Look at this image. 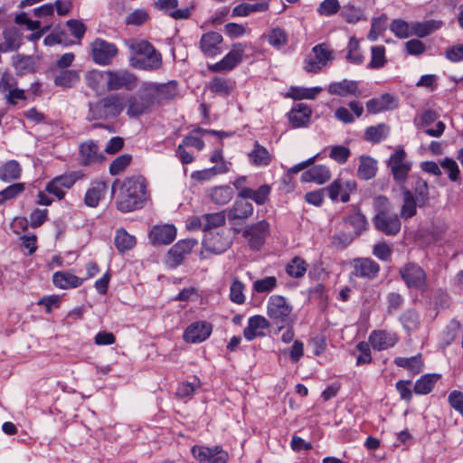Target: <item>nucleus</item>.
<instances>
[{
	"mask_svg": "<svg viewBox=\"0 0 463 463\" xmlns=\"http://www.w3.org/2000/svg\"><path fill=\"white\" fill-rule=\"evenodd\" d=\"M155 7L175 20H187L195 8L194 2H186L179 7L178 0H157Z\"/></svg>",
	"mask_w": 463,
	"mask_h": 463,
	"instance_id": "nucleus-10",
	"label": "nucleus"
},
{
	"mask_svg": "<svg viewBox=\"0 0 463 463\" xmlns=\"http://www.w3.org/2000/svg\"><path fill=\"white\" fill-rule=\"evenodd\" d=\"M249 159L255 166H267L271 163L273 156L266 147L255 141L253 149L249 153Z\"/></svg>",
	"mask_w": 463,
	"mask_h": 463,
	"instance_id": "nucleus-37",
	"label": "nucleus"
},
{
	"mask_svg": "<svg viewBox=\"0 0 463 463\" xmlns=\"http://www.w3.org/2000/svg\"><path fill=\"white\" fill-rule=\"evenodd\" d=\"M328 92L331 95L346 96L358 95V83L354 80H343L342 81L333 82L328 86Z\"/></svg>",
	"mask_w": 463,
	"mask_h": 463,
	"instance_id": "nucleus-39",
	"label": "nucleus"
},
{
	"mask_svg": "<svg viewBox=\"0 0 463 463\" xmlns=\"http://www.w3.org/2000/svg\"><path fill=\"white\" fill-rule=\"evenodd\" d=\"M111 193H117L116 207L121 213L143 208L150 197L147 182L142 175L128 176L123 181L117 179L112 184Z\"/></svg>",
	"mask_w": 463,
	"mask_h": 463,
	"instance_id": "nucleus-1",
	"label": "nucleus"
},
{
	"mask_svg": "<svg viewBox=\"0 0 463 463\" xmlns=\"http://www.w3.org/2000/svg\"><path fill=\"white\" fill-rule=\"evenodd\" d=\"M207 87L213 93L227 96L232 91L234 82L228 79L214 77Z\"/></svg>",
	"mask_w": 463,
	"mask_h": 463,
	"instance_id": "nucleus-46",
	"label": "nucleus"
},
{
	"mask_svg": "<svg viewBox=\"0 0 463 463\" xmlns=\"http://www.w3.org/2000/svg\"><path fill=\"white\" fill-rule=\"evenodd\" d=\"M387 20L388 17L385 14L372 19L371 28L367 35L369 40L375 41L383 33L387 28Z\"/></svg>",
	"mask_w": 463,
	"mask_h": 463,
	"instance_id": "nucleus-51",
	"label": "nucleus"
},
{
	"mask_svg": "<svg viewBox=\"0 0 463 463\" xmlns=\"http://www.w3.org/2000/svg\"><path fill=\"white\" fill-rule=\"evenodd\" d=\"M387 165L391 169L394 181L399 184L400 187L404 186L411 169V164L407 159V153L403 147H396L387 161Z\"/></svg>",
	"mask_w": 463,
	"mask_h": 463,
	"instance_id": "nucleus-8",
	"label": "nucleus"
},
{
	"mask_svg": "<svg viewBox=\"0 0 463 463\" xmlns=\"http://www.w3.org/2000/svg\"><path fill=\"white\" fill-rule=\"evenodd\" d=\"M269 326V322L264 317L256 315L250 317L248 321V326L243 330V335L248 341H252L256 337L264 336L263 329Z\"/></svg>",
	"mask_w": 463,
	"mask_h": 463,
	"instance_id": "nucleus-25",
	"label": "nucleus"
},
{
	"mask_svg": "<svg viewBox=\"0 0 463 463\" xmlns=\"http://www.w3.org/2000/svg\"><path fill=\"white\" fill-rule=\"evenodd\" d=\"M269 233L270 225L266 220L247 225L241 231V235L247 241L248 246L254 251H258L262 248Z\"/></svg>",
	"mask_w": 463,
	"mask_h": 463,
	"instance_id": "nucleus-7",
	"label": "nucleus"
},
{
	"mask_svg": "<svg viewBox=\"0 0 463 463\" xmlns=\"http://www.w3.org/2000/svg\"><path fill=\"white\" fill-rule=\"evenodd\" d=\"M270 191L271 187L269 184H262L256 190L245 187L241 188L239 192V197L241 199H251L258 205H263L268 202Z\"/></svg>",
	"mask_w": 463,
	"mask_h": 463,
	"instance_id": "nucleus-30",
	"label": "nucleus"
},
{
	"mask_svg": "<svg viewBox=\"0 0 463 463\" xmlns=\"http://www.w3.org/2000/svg\"><path fill=\"white\" fill-rule=\"evenodd\" d=\"M278 286V279L274 276H268L257 279L252 284V290L258 294H268L273 291Z\"/></svg>",
	"mask_w": 463,
	"mask_h": 463,
	"instance_id": "nucleus-50",
	"label": "nucleus"
},
{
	"mask_svg": "<svg viewBox=\"0 0 463 463\" xmlns=\"http://www.w3.org/2000/svg\"><path fill=\"white\" fill-rule=\"evenodd\" d=\"M212 202L218 205L228 203L233 197V191L228 185L213 187L210 192Z\"/></svg>",
	"mask_w": 463,
	"mask_h": 463,
	"instance_id": "nucleus-49",
	"label": "nucleus"
},
{
	"mask_svg": "<svg viewBox=\"0 0 463 463\" xmlns=\"http://www.w3.org/2000/svg\"><path fill=\"white\" fill-rule=\"evenodd\" d=\"M269 9V2L255 4L242 3L236 5L232 10L233 16H247L252 13L267 12Z\"/></svg>",
	"mask_w": 463,
	"mask_h": 463,
	"instance_id": "nucleus-45",
	"label": "nucleus"
},
{
	"mask_svg": "<svg viewBox=\"0 0 463 463\" xmlns=\"http://www.w3.org/2000/svg\"><path fill=\"white\" fill-rule=\"evenodd\" d=\"M293 307L288 300L280 295H272L267 303V315L279 329L294 323L292 317Z\"/></svg>",
	"mask_w": 463,
	"mask_h": 463,
	"instance_id": "nucleus-3",
	"label": "nucleus"
},
{
	"mask_svg": "<svg viewBox=\"0 0 463 463\" xmlns=\"http://www.w3.org/2000/svg\"><path fill=\"white\" fill-rule=\"evenodd\" d=\"M390 29L398 38L405 39L411 36V23H408L404 20H393L391 23Z\"/></svg>",
	"mask_w": 463,
	"mask_h": 463,
	"instance_id": "nucleus-52",
	"label": "nucleus"
},
{
	"mask_svg": "<svg viewBox=\"0 0 463 463\" xmlns=\"http://www.w3.org/2000/svg\"><path fill=\"white\" fill-rule=\"evenodd\" d=\"M92 58H113L118 54L117 46L103 39L97 38L90 44Z\"/></svg>",
	"mask_w": 463,
	"mask_h": 463,
	"instance_id": "nucleus-33",
	"label": "nucleus"
},
{
	"mask_svg": "<svg viewBox=\"0 0 463 463\" xmlns=\"http://www.w3.org/2000/svg\"><path fill=\"white\" fill-rule=\"evenodd\" d=\"M340 17L349 24H356L368 20L365 7L356 5L355 2L352 1L342 6Z\"/></svg>",
	"mask_w": 463,
	"mask_h": 463,
	"instance_id": "nucleus-20",
	"label": "nucleus"
},
{
	"mask_svg": "<svg viewBox=\"0 0 463 463\" xmlns=\"http://www.w3.org/2000/svg\"><path fill=\"white\" fill-rule=\"evenodd\" d=\"M197 245L194 239L180 240L174 244L167 251L165 263L170 269H175L180 266L185 257L190 254L193 249Z\"/></svg>",
	"mask_w": 463,
	"mask_h": 463,
	"instance_id": "nucleus-11",
	"label": "nucleus"
},
{
	"mask_svg": "<svg viewBox=\"0 0 463 463\" xmlns=\"http://www.w3.org/2000/svg\"><path fill=\"white\" fill-rule=\"evenodd\" d=\"M131 161L132 156L129 154H124L116 157L109 165V174L111 175H118L123 173L130 165Z\"/></svg>",
	"mask_w": 463,
	"mask_h": 463,
	"instance_id": "nucleus-56",
	"label": "nucleus"
},
{
	"mask_svg": "<svg viewBox=\"0 0 463 463\" xmlns=\"http://www.w3.org/2000/svg\"><path fill=\"white\" fill-rule=\"evenodd\" d=\"M322 89L315 87L310 89L306 88H291L287 96L294 99H314Z\"/></svg>",
	"mask_w": 463,
	"mask_h": 463,
	"instance_id": "nucleus-58",
	"label": "nucleus"
},
{
	"mask_svg": "<svg viewBox=\"0 0 463 463\" xmlns=\"http://www.w3.org/2000/svg\"><path fill=\"white\" fill-rule=\"evenodd\" d=\"M54 6L52 4H45L33 10V14L42 22L41 29L36 33H32L33 40H38L42 37L43 32L47 31L52 25V20L54 17Z\"/></svg>",
	"mask_w": 463,
	"mask_h": 463,
	"instance_id": "nucleus-22",
	"label": "nucleus"
},
{
	"mask_svg": "<svg viewBox=\"0 0 463 463\" xmlns=\"http://www.w3.org/2000/svg\"><path fill=\"white\" fill-rule=\"evenodd\" d=\"M79 80L80 77L77 71L65 70L61 71L60 74L55 77L54 82L58 86L71 88L79 81Z\"/></svg>",
	"mask_w": 463,
	"mask_h": 463,
	"instance_id": "nucleus-53",
	"label": "nucleus"
},
{
	"mask_svg": "<svg viewBox=\"0 0 463 463\" xmlns=\"http://www.w3.org/2000/svg\"><path fill=\"white\" fill-rule=\"evenodd\" d=\"M373 223L378 232L387 236L397 235L402 228V222L400 217L396 213L393 212L375 214L373 218Z\"/></svg>",
	"mask_w": 463,
	"mask_h": 463,
	"instance_id": "nucleus-13",
	"label": "nucleus"
},
{
	"mask_svg": "<svg viewBox=\"0 0 463 463\" xmlns=\"http://www.w3.org/2000/svg\"><path fill=\"white\" fill-rule=\"evenodd\" d=\"M22 166L16 160H9L0 166V179L10 183L21 177Z\"/></svg>",
	"mask_w": 463,
	"mask_h": 463,
	"instance_id": "nucleus-43",
	"label": "nucleus"
},
{
	"mask_svg": "<svg viewBox=\"0 0 463 463\" xmlns=\"http://www.w3.org/2000/svg\"><path fill=\"white\" fill-rule=\"evenodd\" d=\"M191 452L200 463H227L229 460V453L222 446L210 448L194 445Z\"/></svg>",
	"mask_w": 463,
	"mask_h": 463,
	"instance_id": "nucleus-12",
	"label": "nucleus"
},
{
	"mask_svg": "<svg viewBox=\"0 0 463 463\" xmlns=\"http://www.w3.org/2000/svg\"><path fill=\"white\" fill-rule=\"evenodd\" d=\"M441 378L439 373H427L419 378L414 386L413 392L418 395H427L432 392L438 381Z\"/></svg>",
	"mask_w": 463,
	"mask_h": 463,
	"instance_id": "nucleus-38",
	"label": "nucleus"
},
{
	"mask_svg": "<svg viewBox=\"0 0 463 463\" xmlns=\"http://www.w3.org/2000/svg\"><path fill=\"white\" fill-rule=\"evenodd\" d=\"M399 338L395 333L386 330H373L370 335L368 343L374 350L383 351L396 345Z\"/></svg>",
	"mask_w": 463,
	"mask_h": 463,
	"instance_id": "nucleus-19",
	"label": "nucleus"
},
{
	"mask_svg": "<svg viewBox=\"0 0 463 463\" xmlns=\"http://www.w3.org/2000/svg\"><path fill=\"white\" fill-rule=\"evenodd\" d=\"M107 183L104 181L92 182L84 196V203L88 207L96 208L107 191Z\"/></svg>",
	"mask_w": 463,
	"mask_h": 463,
	"instance_id": "nucleus-28",
	"label": "nucleus"
},
{
	"mask_svg": "<svg viewBox=\"0 0 463 463\" xmlns=\"http://www.w3.org/2000/svg\"><path fill=\"white\" fill-rule=\"evenodd\" d=\"M268 41L270 45L279 49L286 44L288 36L286 32L281 28H274L268 34Z\"/></svg>",
	"mask_w": 463,
	"mask_h": 463,
	"instance_id": "nucleus-63",
	"label": "nucleus"
},
{
	"mask_svg": "<svg viewBox=\"0 0 463 463\" xmlns=\"http://www.w3.org/2000/svg\"><path fill=\"white\" fill-rule=\"evenodd\" d=\"M22 43V33L14 27L7 28L3 33V41L0 43V52L16 51Z\"/></svg>",
	"mask_w": 463,
	"mask_h": 463,
	"instance_id": "nucleus-29",
	"label": "nucleus"
},
{
	"mask_svg": "<svg viewBox=\"0 0 463 463\" xmlns=\"http://www.w3.org/2000/svg\"><path fill=\"white\" fill-rule=\"evenodd\" d=\"M213 332V325L207 321H195L189 325L184 332V340L186 343H202Z\"/></svg>",
	"mask_w": 463,
	"mask_h": 463,
	"instance_id": "nucleus-17",
	"label": "nucleus"
},
{
	"mask_svg": "<svg viewBox=\"0 0 463 463\" xmlns=\"http://www.w3.org/2000/svg\"><path fill=\"white\" fill-rule=\"evenodd\" d=\"M79 164L82 166H90L100 164L105 156L100 152L98 144L91 139L82 142L79 146Z\"/></svg>",
	"mask_w": 463,
	"mask_h": 463,
	"instance_id": "nucleus-14",
	"label": "nucleus"
},
{
	"mask_svg": "<svg viewBox=\"0 0 463 463\" xmlns=\"http://www.w3.org/2000/svg\"><path fill=\"white\" fill-rule=\"evenodd\" d=\"M400 321L407 330L416 329L420 325L419 315L415 309L405 310L401 315Z\"/></svg>",
	"mask_w": 463,
	"mask_h": 463,
	"instance_id": "nucleus-60",
	"label": "nucleus"
},
{
	"mask_svg": "<svg viewBox=\"0 0 463 463\" xmlns=\"http://www.w3.org/2000/svg\"><path fill=\"white\" fill-rule=\"evenodd\" d=\"M442 23L436 20L411 22V36L426 37L440 28Z\"/></svg>",
	"mask_w": 463,
	"mask_h": 463,
	"instance_id": "nucleus-41",
	"label": "nucleus"
},
{
	"mask_svg": "<svg viewBox=\"0 0 463 463\" xmlns=\"http://www.w3.org/2000/svg\"><path fill=\"white\" fill-rule=\"evenodd\" d=\"M245 285L237 278H235L230 287V299L232 302L242 305L245 302L244 295Z\"/></svg>",
	"mask_w": 463,
	"mask_h": 463,
	"instance_id": "nucleus-54",
	"label": "nucleus"
},
{
	"mask_svg": "<svg viewBox=\"0 0 463 463\" xmlns=\"http://www.w3.org/2000/svg\"><path fill=\"white\" fill-rule=\"evenodd\" d=\"M254 207L251 203L244 199H237L227 212L230 222L235 220H246L253 214Z\"/></svg>",
	"mask_w": 463,
	"mask_h": 463,
	"instance_id": "nucleus-27",
	"label": "nucleus"
},
{
	"mask_svg": "<svg viewBox=\"0 0 463 463\" xmlns=\"http://www.w3.org/2000/svg\"><path fill=\"white\" fill-rule=\"evenodd\" d=\"M203 244L207 251L214 254L225 252L232 244L230 230L222 228L217 232H208L204 234Z\"/></svg>",
	"mask_w": 463,
	"mask_h": 463,
	"instance_id": "nucleus-9",
	"label": "nucleus"
},
{
	"mask_svg": "<svg viewBox=\"0 0 463 463\" xmlns=\"http://www.w3.org/2000/svg\"><path fill=\"white\" fill-rule=\"evenodd\" d=\"M155 105L147 82H143L140 89L128 97L127 114L131 118H137L150 112Z\"/></svg>",
	"mask_w": 463,
	"mask_h": 463,
	"instance_id": "nucleus-5",
	"label": "nucleus"
},
{
	"mask_svg": "<svg viewBox=\"0 0 463 463\" xmlns=\"http://www.w3.org/2000/svg\"><path fill=\"white\" fill-rule=\"evenodd\" d=\"M399 275L411 290L424 294L429 290V279L426 270L418 263L409 261L399 269Z\"/></svg>",
	"mask_w": 463,
	"mask_h": 463,
	"instance_id": "nucleus-4",
	"label": "nucleus"
},
{
	"mask_svg": "<svg viewBox=\"0 0 463 463\" xmlns=\"http://www.w3.org/2000/svg\"><path fill=\"white\" fill-rule=\"evenodd\" d=\"M311 114L312 110L307 105L298 103L288 113V118L292 128H304L309 123Z\"/></svg>",
	"mask_w": 463,
	"mask_h": 463,
	"instance_id": "nucleus-21",
	"label": "nucleus"
},
{
	"mask_svg": "<svg viewBox=\"0 0 463 463\" xmlns=\"http://www.w3.org/2000/svg\"><path fill=\"white\" fill-rule=\"evenodd\" d=\"M114 244L121 254L132 250L136 244V237L129 234L124 228L118 229L115 233Z\"/></svg>",
	"mask_w": 463,
	"mask_h": 463,
	"instance_id": "nucleus-40",
	"label": "nucleus"
},
{
	"mask_svg": "<svg viewBox=\"0 0 463 463\" xmlns=\"http://www.w3.org/2000/svg\"><path fill=\"white\" fill-rule=\"evenodd\" d=\"M331 177L327 166L317 165L305 171L301 175L302 182H315L318 184L326 183Z\"/></svg>",
	"mask_w": 463,
	"mask_h": 463,
	"instance_id": "nucleus-32",
	"label": "nucleus"
},
{
	"mask_svg": "<svg viewBox=\"0 0 463 463\" xmlns=\"http://www.w3.org/2000/svg\"><path fill=\"white\" fill-rule=\"evenodd\" d=\"M396 99L389 93H384L378 98H373L366 102V110L369 114H377L385 110L397 108Z\"/></svg>",
	"mask_w": 463,
	"mask_h": 463,
	"instance_id": "nucleus-23",
	"label": "nucleus"
},
{
	"mask_svg": "<svg viewBox=\"0 0 463 463\" xmlns=\"http://www.w3.org/2000/svg\"><path fill=\"white\" fill-rule=\"evenodd\" d=\"M130 66L136 70L152 71L162 66V60H130Z\"/></svg>",
	"mask_w": 463,
	"mask_h": 463,
	"instance_id": "nucleus-61",
	"label": "nucleus"
},
{
	"mask_svg": "<svg viewBox=\"0 0 463 463\" xmlns=\"http://www.w3.org/2000/svg\"><path fill=\"white\" fill-rule=\"evenodd\" d=\"M222 36L217 32H209L203 34L200 46L207 56H216L221 53Z\"/></svg>",
	"mask_w": 463,
	"mask_h": 463,
	"instance_id": "nucleus-24",
	"label": "nucleus"
},
{
	"mask_svg": "<svg viewBox=\"0 0 463 463\" xmlns=\"http://www.w3.org/2000/svg\"><path fill=\"white\" fill-rule=\"evenodd\" d=\"M360 164L357 169V175L360 179L370 180L377 172V161L369 156H361Z\"/></svg>",
	"mask_w": 463,
	"mask_h": 463,
	"instance_id": "nucleus-42",
	"label": "nucleus"
},
{
	"mask_svg": "<svg viewBox=\"0 0 463 463\" xmlns=\"http://www.w3.org/2000/svg\"><path fill=\"white\" fill-rule=\"evenodd\" d=\"M390 133V127L384 123L370 126L364 131V139L367 142L377 144L385 139Z\"/></svg>",
	"mask_w": 463,
	"mask_h": 463,
	"instance_id": "nucleus-44",
	"label": "nucleus"
},
{
	"mask_svg": "<svg viewBox=\"0 0 463 463\" xmlns=\"http://www.w3.org/2000/svg\"><path fill=\"white\" fill-rule=\"evenodd\" d=\"M176 237V229L172 224L156 225L149 232V240L155 246L168 245Z\"/></svg>",
	"mask_w": 463,
	"mask_h": 463,
	"instance_id": "nucleus-18",
	"label": "nucleus"
},
{
	"mask_svg": "<svg viewBox=\"0 0 463 463\" xmlns=\"http://www.w3.org/2000/svg\"><path fill=\"white\" fill-rule=\"evenodd\" d=\"M393 363L397 366L406 369L411 375L420 373L424 368V363L420 354L411 357H395Z\"/></svg>",
	"mask_w": 463,
	"mask_h": 463,
	"instance_id": "nucleus-34",
	"label": "nucleus"
},
{
	"mask_svg": "<svg viewBox=\"0 0 463 463\" xmlns=\"http://www.w3.org/2000/svg\"><path fill=\"white\" fill-rule=\"evenodd\" d=\"M204 232H213L214 229L224 228L226 222L225 211H221L213 213H204Z\"/></svg>",
	"mask_w": 463,
	"mask_h": 463,
	"instance_id": "nucleus-47",
	"label": "nucleus"
},
{
	"mask_svg": "<svg viewBox=\"0 0 463 463\" xmlns=\"http://www.w3.org/2000/svg\"><path fill=\"white\" fill-rule=\"evenodd\" d=\"M127 45L132 55L143 58H161V54L148 41L131 39L127 42Z\"/></svg>",
	"mask_w": 463,
	"mask_h": 463,
	"instance_id": "nucleus-26",
	"label": "nucleus"
},
{
	"mask_svg": "<svg viewBox=\"0 0 463 463\" xmlns=\"http://www.w3.org/2000/svg\"><path fill=\"white\" fill-rule=\"evenodd\" d=\"M227 173V168L222 165H214L211 168H206L200 171H195L192 174V178L196 179L198 181H207L213 178V176L221 174Z\"/></svg>",
	"mask_w": 463,
	"mask_h": 463,
	"instance_id": "nucleus-55",
	"label": "nucleus"
},
{
	"mask_svg": "<svg viewBox=\"0 0 463 463\" xmlns=\"http://www.w3.org/2000/svg\"><path fill=\"white\" fill-rule=\"evenodd\" d=\"M356 350L359 354L356 357L355 364L362 366L364 364H370L373 362L372 352L370 344L368 342L361 341L356 345Z\"/></svg>",
	"mask_w": 463,
	"mask_h": 463,
	"instance_id": "nucleus-57",
	"label": "nucleus"
},
{
	"mask_svg": "<svg viewBox=\"0 0 463 463\" xmlns=\"http://www.w3.org/2000/svg\"><path fill=\"white\" fill-rule=\"evenodd\" d=\"M380 269V265L371 258H356L353 260L352 275L356 278L373 280L378 277Z\"/></svg>",
	"mask_w": 463,
	"mask_h": 463,
	"instance_id": "nucleus-16",
	"label": "nucleus"
},
{
	"mask_svg": "<svg viewBox=\"0 0 463 463\" xmlns=\"http://www.w3.org/2000/svg\"><path fill=\"white\" fill-rule=\"evenodd\" d=\"M449 404L463 417V392L454 390L448 396Z\"/></svg>",
	"mask_w": 463,
	"mask_h": 463,
	"instance_id": "nucleus-64",
	"label": "nucleus"
},
{
	"mask_svg": "<svg viewBox=\"0 0 463 463\" xmlns=\"http://www.w3.org/2000/svg\"><path fill=\"white\" fill-rule=\"evenodd\" d=\"M103 74L107 75V89L109 91L120 89L131 91L137 88L138 83V78L128 71H93L91 77H102Z\"/></svg>",
	"mask_w": 463,
	"mask_h": 463,
	"instance_id": "nucleus-6",
	"label": "nucleus"
},
{
	"mask_svg": "<svg viewBox=\"0 0 463 463\" xmlns=\"http://www.w3.org/2000/svg\"><path fill=\"white\" fill-rule=\"evenodd\" d=\"M402 193L403 203L401 208V218L408 220L417 214V207H419V202L412 197L411 190L405 186L400 187Z\"/></svg>",
	"mask_w": 463,
	"mask_h": 463,
	"instance_id": "nucleus-35",
	"label": "nucleus"
},
{
	"mask_svg": "<svg viewBox=\"0 0 463 463\" xmlns=\"http://www.w3.org/2000/svg\"><path fill=\"white\" fill-rule=\"evenodd\" d=\"M342 6L338 0H324L320 3L317 12L324 16H331L341 12Z\"/></svg>",
	"mask_w": 463,
	"mask_h": 463,
	"instance_id": "nucleus-62",
	"label": "nucleus"
},
{
	"mask_svg": "<svg viewBox=\"0 0 463 463\" xmlns=\"http://www.w3.org/2000/svg\"><path fill=\"white\" fill-rule=\"evenodd\" d=\"M84 281V279L69 271H56L52 276L53 284L60 288L68 289L80 287Z\"/></svg>",
	"mask_w": 463,
	"mask_h": 463,
	"instance_id": "nucleus-31",
	"label": "nucleus"
},
{
	"mask_svg": "<svg viewBox=\"0 0 463 463\" xmlns=\"http://www.w3.org/2000/svg\"><path fill=\"white\" fill-rule=\"evenodd\" d=\"M83 175L79 171H72L65 173L63 175L55 176L53 179L59 185H61L63 189H71L74 184L80 179Z\"/></svg>",
	"mask_w": 463,
	"mask_h": 463,
	"instance_id": "nucleus-59",
	"label": "nucleus"
},
{
	"mask_svg": "<svg viewBox=\"0 0 463 463\" xmlns=\"http://www.w3.org/2000/svg\"><path fill=\"white\" fill-rule=\"evenodd\" d=\"M156 105H162L175 99L178 94L177 82L170 80L166 83L147 82Z\"/></svg>",
	"mask_w": 463,
	"mask_h": 463,
	"instance_id": "nucleus-15",
	"label": "nucleus"
},
{
	"mask_svg": "<svg viewBox=\"0 0 463 463\" xmlns=\"http://www.w3.org/2000/svg\"><path fill=\"white\" fill-rule=\"evenodd\" d=\"M124 97L119 93L109 94L96 102L89 103V121L117 118L124 109Z\"/></svg>",
	"mask_w": 463,
	"mask_h": 463,
	"instance_id": "nucleus-2",
	"label": "nucleus"
},
{
	"mask_svg": "<svg viewBox=\"0 0 463 463\" xmlns=\"http://www.w3.org/2000/svg\"><path fill=\"white\" fill-rule=\"evenodd\" d=\"M412 197L419 202V207H424L430 200L428 183L418 175H412Z\"/></svg>",
	"mask_w": 463,
	"mask_h": 463,
	"instance_id": "nucleus-36",
	"label": "nucleus"
},
{
	"mask_svg": "<svg viewBox=\"0 0 463 463\" xmlns=\"http://www.w3.org/2000/svg\"><path fill=\"white\" fill-rule=\"evenodd\" d=\"M307 269V263L301 257L296 256L286 266V273L295 279L303 278Z\"/></svg>",
	"mask_w": 463,
	"mask_h": 463,
	"instance_id": "nucleus-48",
	"label": "nucleus"
}]
</instances>
